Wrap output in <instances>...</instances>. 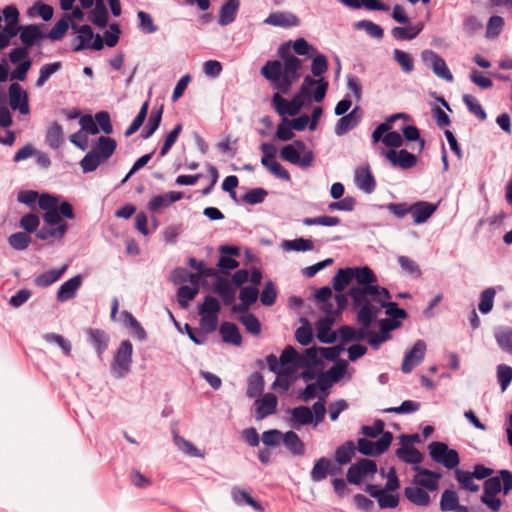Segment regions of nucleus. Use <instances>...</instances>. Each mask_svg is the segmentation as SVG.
Wrapping results in <instances>:
<instances>
[{
    "instance_id": "9",
    "label": "nucleus",
    "mask_w": 512,
    "mask_h": 512,
    "mask_svg": "<svg viewBox=\"0 0 512 512\" xmlns=\"http://www.w3.org/2000/svg\"><path fill=\"white\" fill-rule=\"evenodd\" d=\"M348 295L350 298H355L357 302L362 301L365 299V297H367L371 301L379 304L381 308H383V305L388 304L391 299L389 290L385 287L377 285V283H375L372 287H367L366 289L351 287L348 291Z\"/></svg>"
},
{
    "instance_id": "21",
    "label": "nucleus",
    "mask_w": 512,
    "mask_h": 512,
    "mask_svg": "<svg viewBox=\"0 0 512 512\" xmlns=\"http://www.w3.org/2000/svg\"><path fill=\"white\" fill-rule=\"evenodd\" d=\"M385 156L393 166L400 167L402 169H410L417 163V157L405 149H401L399 151L390 149L386 152Z\"/></svg>"
},
{
    "instance_id": "34",
    "label": "nucleus",
    "mask_w": 512,
    "mask_h": 512,
    "mask_svg": "<svg viewBox=\"0 0 512 512\" xmlns=\"http://www.w3.org/2000/svg\"><path fill=\"white\" fill-rule=\"evenodd\" d=\"M46 144L52 149H58L64 142V132L58 122H53L47 129L45 136Z\"/></svg>"
},
{
    "instance_id": "4",
    "label": "nucleus",
    "mask_w": 512,
    "mask_h": 512,
    "mask_svg": "<svg viewBox=\"0 0 512 512\" xmlns=\"http://www.w3.org/2000/svg\"><path fill=\"white\" fill-rule=\"evenodd\" d=\"M280 158L291 164L307 168L310 167L314 161V153L306 149L304 141L297 139L281 148Z\"/></svg>"
},
{
    "instance_id": "49",
    "label": "nucleus",
    "mask_w": 512,
    "mask_h": 512,
    "mask_svg": "<svg viewBox=\"0 0 512 512\" xmlns=\"http://www.w3.org/2000/svg\"><path fill=\"white\" fill-rule=\"evenodd\" d=\"M62 68V62L56 61L52 63H46L43 66H41L39 70V76L38 79L35 82V86L37 88H41L44 86V84L49 80V78L58 72Z\"/></svg>"
},
{
    "instance_id": "28",
    "label": "nucleus",
    "mask_w": 512,
    "mask_h": 512,
    "mask_svg": "<svg viewBox=\"0 0 512 512\" xmlns=\"http://www.w3.org/2000/svg\"><path fill=\"white\" fill-rule=\"evenodd\" d=\"M351 269L352 274L355 275L353 280H355L358 284V286H355L356 288L366 289L367 287H372L375 283H377V277L370 267H351Z\"/></svg>"
},
{
    "instance_id": "22",
    "label": "nucleus",
    "mask_w": 512,
    "mask_h": 512,
    "mask_svg": "<svg viewBox=\"0 0 512 512\" xmlns=\"http://www.w3.org/2000/svg\"><path fill=\"white\" fill-rule=\"evenodd\" d=\"M334 322L335 320L333 317L326 316L316 323V337L319 342L324 344H332L337 341V331L332 330Z\"/></svg>"
},
{
    "instance_id": "56",
    "label": "nucleus",
    "mask_w": 512,
    "mask_h": 512,
    "mask_svg": "<svg viewBox=\"0 0 512 512\" xmlns=\"http://www.w3.org/2000/svg\"><path fill=\"white\" fill-rule=\"evenodd\" d=\"M28 15L33 17L35 14L39 15L43 21H49L53 17V7L43 3L42 1H36L32 7L28 9Z\"/></svg>"
},
{
    "instance_id": "51",
    "label": "nucleus",
    "mask_w": 512,
    "mask_h": 512,
    "mask_svg": "<svg viewBox=\"0 0 512 512\" xmlns=\"http://www.w3.org/2000/svg\"><path fill=\"white\" fill-rule=\"evenodd\" d=\"M318 354V347L307 348L303 354H299L298 367L322 366L323 362L318 357Z\"/></svg>"
},
{
    "instance_id": "33",
    "label": "nucleus",
    "mask_w": 512,
    "mask_h": 512,
    "mask_svg": "<svg viewBox=\"0 0 512 512\" xmlns=\"http://www.w3.org/2000/svg\"><path fill=\"white\" fill-rule=\"evenodd\" d=\"M396 456L406 464L418 465L423 460L422 453L413 446H407L406 443L395 451Z\"/></svg>"
},
{
    "instance_id": "61",
    "label": "nucleus",
    "mask_w": 512,
    "mask_h": 512,
    "mask_svg": "<svg viewBox=\"0 0 512 512\" xmlns=\"http://www.w3.org/2000/svg\"><path fill=\"white\" fill-rule=\"evenodd\" d=\"M302 67V61L297 57L289 58L285 63H283V73L292 79V81H296L301 77L300 69Z\"/></svg>"
},
{
    "instance_id": "23",
    "label": "nucleus",
    "mask_w": 512,
    "mask_h": 512,
    "mask_svg": "<svg viewBox=\"0 0 512 512\" xmlns=\"http://www.w3.org/2000/svg\"><path fill=\"white\" fill-rule=\"evenodd\" d=\"M83 282V277L80 274L75 275L74 277L68 279L64 283L60 285L57 291V300L59 302H66L74 298L77 294V291L81 287Z\"/></svg>"
},
{
    "instance_id": "45",
    "label": "nucleus",
    "mask_w": 512,
    "mask_h": 512,
    "mask_svg": "<svg viewBox=\"0 0 512 512\" xmlns=\"http://www.w3.org/2000/svg\"><path fill=\"white\" fill-rule=\"evenodd\" d=\"M355 275L352 274L351 267L340 268L332 279V286L336 292H342Z\"/></svg>"
},
{
    "instance_id": "29",
    "label": "nucleus",
    "mask_w": 512,
    "mask_h": 512,
    "mask_svg": "<svg viewBox=\"0 0 512 512\" xmlns=\"http://www.w3.org/2000/svg\"><path fill=\"white\" fill-rule=\"evenodd\" d=\"M404 496L415 506L427 507L431 497L423 487L409 486L404 488Z\"/></svg>"
},
{
    "instance_id": "54",
    "label": "nucleus",
    "mask_w": 512,
    "mask_h": 512,
    "mask_svg": "<svg viewBox=\"0 0 512 512\" xmlns=\"http://www.w3.org/2000/svg\"><path fill=\"white\" fill-rule=\"evenodd\" d=\"M239 322L245 327L246 331L252 335L261 333V323L253 313H246L238 318Z\"/></svg>"
},
{
    "instance_id": "36",
    "label": "nucleus",
    "mask_w": 512,
    "mask_h": 512,
    "mask_svg": "<svg viewBox=\"0 0 512 512\" xmlns=\"http://www.w3.org/2000/svg\"><path fill=\"white\" fill-rule=\"evenodd\" d=\"M231 496L233 501L238 505H248L251 506L256 511L263 510V507L259 502H257L247 491L239 487L232 488Z\"/></svg>"
},
{
    "instance_id": "27",
    "label": "nucleus",
    "mask_w": 512,
    "mask_h": 512,
    "mask_svg": "<svg viewBox=\"0 0 512 512\" xmlns=\"http://www.w3.org/2000/svg\"><path fill=\"white\" fill-rule=\"evenodd\" d=\"M287 413L290 414L291 426L298 428L312 423V410L308 406L300 405L294 408H289Z\"/></svg>"
},
{
    "instance_id": "35",
    "label": "nucleus",
    "mask_w": 512,
    "mask_h": 512,
    "mask_svg": "<svg viewBox=\"0 0 512 512\" xmlns=\"http://www.w3.org/2000/svg\"><path fill=\"white\" fill-rule=\"evenodd\" d=\"M164 107L161 105L159 108H154L148 118V122L141 132L143 139L150 138L159 128L162 120Z\"/></svg>"
},
{
    "instance_id": "55",
    "label": "nucleus",
    "mask_w": 512,
    "mask_h": 512,
    "mask_svg": "<svg viewBox=\"0 0 512 512\" xmlns=\"http://www.w3.org/2000/svg\"><path fill=\"white\" fill-rule=\"evenodd\" d=\"M283 73L282 64L279 60H269L261 69V74L269 81L276 80Z\"/></svg>"
},
{
    "instance_id": "6",
    "label": "nucleus",
    "mask_w": 512,
    "mask_h": 512,
    "mask_svg": "<svg viewBox=\"0 0 512 512\" xmlns=\"http://www.w3.org/2000/svg\"><path fill=\"white\" fill-rule=\"evenodd\" d=\"M428 449L431 459L447 469H456L460 463V456L457 450L449 448L444 442H431Z\"/></svg>"
},
{
    "instance_id": "47",
    "label": "nucleus",
    "mask_w": 512,
    "mask_h": 512,
    "mask_svg": "<svg viewBox=\"0 0 512 512\" xmlns=\"http://www.w3.org/2000/svg\"><path fill=\"white\" fill-rule=\"evenodd\" d=\"M355 444L352 440L346 441L335 450V460L340 465L348 464L355 454Z\"/></svg>"
},
{
    "instance_id": "64",
    "label": "nucleus",
    "mask_w": 512,
    "mask_h": 512,
    "mask_svg": "<svg viewBox=\"0 0 512 512\" xmlns=\"http://www.w3.org/2000/svg\"><path fill=\"white\" fill-rule=\"evenodd\" d=\"M496 375L501 391L504 392L512 382V367L506 364H499Z\"/></svg>"
},
{
    "instance_id": "41",
    "label": "nucleus",
    "mask_w": 512,
    "mask_h": 512,
    "mask_svg": "<svg viewBox=\"0 0 512 512\" xmlns=\"http://www.w3.org/2000/svg\"><path fill=\"white\" fill-rule=\"evenodd\" d=\"M67 268L68 266L65 264L59 269H50L45 271L35 278L34 283L38 287H48L56 282L67 270Z\"/></svg>"
},
{
    "instance_id": "3",
    "label": "nucleus",
    "mask_w": 512,
    "mask_h": 512,
    "mask_svg": "<svg viewBox=\"0 0 512 512\" xmlns=\"http://www.w3.org/2000/svg\"><path fill=\"white\" fill-rule=\"evenodd\" d=\"M249 281V271L246 269L237 270L229 280L226 277H217L213 284V292L217 294L224 306L232 305L236 300L237 288Z\"/></svg>"
},
{
    "instance_id": "10",
    "label": "nucleus",
    "mask_w": 512,
    "mask_h": 512,
    "mask_svg": "<svg viewBox=\"0 0 512 512\" xmlns=\"http://www.w3.org/2000/svg\"><path fill=\"white\" fill-rule=\"evenodd\" d=\"M354 310L357 311V322L364 328L369 329L371 325L377 321L380 308L373 305L371 300L365 297L364 300L357 302L355 298H351Z\"/></svg>"
},
{
    "instance_id": "37",
    "label": "nucleus",
    "mask_w": 512,
    "mask_h": 512,
    "mask_svg": "<svg viewBox=\"0 0 512 512\" xmlns=\"http://www.w3.org/2000/svg\"><path fill=\"white\" fill-rule=\"evenodd\" d=\"M494 338L499 348L512 355V328L505 326L499 327L494 331Z\"/></svg>"
},
{
    "instance_id": "59",
    "label": "nucleus",
    "mask_w": 512,
    "mask_h": 512,
    "mask_svg": "<svg viewBox=\"0 0 512 512\" xmlns=\"http://www.w3.org/2000/svg\"><path fill=\"white\" fill-rule=\"evenodd\" d=\"M198 293V288L196 286H188L182 285L177 290V301L180 307L187 308L188 304L191 300L195 298Z\"/></svg>"
},
{
    "instance_id": "58",
    "label": "nucleus",
    "mask_w": 512,
    "mask_h": 512,
    "mask_svg": "<svg viewBox=\"0 0 512 512\" xmlns=\"http://www.w3.org/2000/svg\"><path fill=\"white\" fill-rule=\"evenodd\" d=\"M31 241L32 239L30 235L25 232H16L8 237V243L10 247L16 251L25 250Z\"/></svg>"
},
{
    "instance_id": "1",
    "label": "nucleus",
    "mask_w": 512,
    "mask_h": 512,
    "mask_svg": "<svg viewBox=\"0 0 512 512\" xmlns=\"http://www.w3.org/2000/svg\"><path fill=\"white\" fill-rule=\"evenodd\" d=\"M328 86L329 84L325 78L316 80L312 76L306 75L300 90L288 101V116L295 117L302 109L304 100L322 102L326 96Z\"/></svg>"
},
{
    "instance_id": "52",
    "label": "nucleus",
    "mask_w": 512,
    "mask_h": 512,
    "mask_svg": "<svg viewBox=\"0 0 512 512\" xmlns=\"http://www.w3.org/2000/svg\"><path fill=\"white\" fill-rule=\"evenodd\" d=\"M221 311V304L219 300L212 295H206L203 303L198 305L199 315H219Z\"/></svg>"
},
{
    "instance_id": "17",
    "label": "nucleus",
    "mask_w": 512,
    "mask_h": 512,
    "mask_svg": "<svg viewBox=\"0 0 512 512\" xmlns=\"http://www.w3.org/2000/svg\"><path fill=\"white\" fill-rule=\"evenodd\" d=\"M22 47L29 48L40 45L47 38L46 33L41 30V26L37 24L23 25L19 35Z\"/></svg>"
},
{
    "instance_id": "13",
    "label": "nucleus",
    "mask_w": 512,
    "mask_h": 512,
    "mask_svg": "<svg viewBox=\"0 0 512 512\" xmlns=\"http://www.w3.org/2000/svg\"><path fill=\"white\" fill-rule=\"evenodd\" d=\"M364 491L377 500L380 509H394L399 505V495L383 490L378 484H366Z\"/></svg>"
},
{
    "instance_id": "18",
    "label": "nucleus",
    "mask_w": 512,
    "mask_h": 512,
    "mask_svg": "<svg viewBox=\"0 0 512 512\" xmlns=\"http://www.w3.org/2000/svg\"><path fill=\"white\" fill-rule=\"evenodd\" d=\"M414 470L420 476V478L416 477L414 479L416 485L431 492L438 490L439 480L442 478L441 473L420 466H415Z\"/></svg>"
},
{
    "instance_id": "43",
    "label": "nucleus",
    "mask_w": 512,
    "mask_h": 512,
    "mask_svg": "<svg viewBox=\"0 0 512 512\" xmlns=\"http://www.w3.org/2000/svg\"><path fill=\"white\" fill-rule=\"evenodd\" d=\"M331 460L327 457H321L315 461L310 472V478L313 482H321L327 478L330 473Z\"/></svg>"
},
{
    "instance_id": "57",
    "label": "nucleus",
    "mask_w": 512,
    "mask_h": 512,
    "mask_svg": "<svg viewBox=\"0 0 512 512\" xmlns=\"http://www.w3.org/2000/svg\"><path fill=\"white\" fill-rule=\"evenodd\" d=\"M462 100L469 112L475 115L479 120L484 121L487 119V113L474 96L470 94H464Z\"/></svg>"
},
{
    "instance_id": "24",
    "label": "nucleus",
    "mask_w": 512,
    "mask_h": 512,
    "mask_svg": "<svg viewBox=\"0 0 512 512\" xmlns=\"http://www.w3.org/2000/svg\"><path fill=\"white\" fill-rule=\"evenodd\" d=\"M259 405L256 408L255 418L262 420L277 411L278 399L273 393H266L263 397L257 401Z\"/></svg>"
},
{
    "instance_id": "30",
    "label": "nucleus",
    "mask_w": 512,
    "mask_h": 512,
    "mask_svg": "<svg viewBox=\"0 0 512 512\" xmlns=\"http://www.w3.org/2000/svg\"><path fill=\"white\" fill-rule=\"evenodd\" d=\"M240 7V0H227L219 10L218 23L220 26H227L233 23L237 17Z\"/></svg>"
},
{
    "instance_id": "16",
    "label": "nucleus",
    "mask_w": 512,
    "mask_h": 512,
    "mask_svg": "<svg viewBox=\"0 0 512 512\" xmlns=\"http://www.w3.org/2000/svg\"><path fill=\"white\" fill-rule=\"evenodd\" d=\"M426 343L423 340H417L413 347L405 354L401 370L403 373H410L419 365L425 356Z\"/></svg>"
},
{
    "instance_id": "11",
    "label": "nucleus",
    "mask_w": 512,
    "mask_h": 512,
    "mask_svg": "<svg viewBox=\"0 0 512 512\" xmlns=\"http://www.w3.org/2000/svg\"><path fill=\"white\" fill-rule=\"evenodd\" d=\"M376 472L377 464L374 460L360 458L348 468L346 478L350 484L359 485L365 477L372 476Z\"/></svg>"
},
{
    "instance_id": "20",
    "label": "nucleus",
    "mask_w": 512,
    "mask_h": 512,
    "mask_svg": "<svg viewBox=\"0 0 512 512\" xmlns=\"http://www.w3.org/2000/svg\"><path fill=\"white\" fill-rule=\"evenodd\" d=\"M438 208V203H431L427 201H417L411 204V216L413 223L416 225L423 224L435 213Z\"/></svg>"
},
{
    "instance_id": "15",
    "label": "nucleus",
    "mask_w": 512,
    "mask_h": 512,
    "mask_svg": "<svg viewBox=\"0 0 512 512\" xmlns=\"http://www.w3.org/2000/svg\"><path fill=\"white\" fill-rule=\"evenodd\" d=\"M364 112L360 106H355L348 114L342 115L336 122L334 132L337 136H343L356 128L363 118Z\"/></svg>"
},
{
    "instance_id": "2",
    "label": "nucleus",
    "mask_w": 512,
    "mask_h": 512,
    "mask_svg": "<svg viewBox=\"0 0 512 512\" xmlns=\"http://www.w3.org/2000/svg\"><path fill=\"white\" fill-rule=\"evenodd\" d=\"M501 491L505 496L512 491V472L510 470L501 469L497 476L485 480L480 500L492 512H498L502 501L497 495Z\"/></svg>"
},
{
    "instance_id": "38",
    "label": "nucleus",
    "mask_w": 512,
    "mask_h": 512,
    "mask_svg": "<svg viewBox=\"0 0 512 512\" xmlns=\"http://www.w3.org/2000/svg\"><path fill=\"white\" fill-rule=\"evenodd\" d=\"M283 443L293 455L303 456L305 454V445L296 432L284 433Z\"/></svg>"
},
{
    "instance_id": "5",
    "label": "nucleus",
    "mask_w": 512,
    "mask_h": 512,
    "mask_svg": "<svg viewBox=\"0 0 512 512\" xmlns=\"http://www.w3.org/2000/svg\"><path fill=\"white\" fill-rule=\"evenodd\" d=\"M133 345L129 340H123L111 363V373L115 378H124L131 370Z\"/></svg>"
},
{
    "instance_id": "14",
    "label": "nucleus",
    "mask_w": 512,
    "mask_h": 512,
    "mask_svg": "<svg viewBox=\"0 0 512 512\" xmlns=\"http://www.w3.org/2000/svg\"><path fill=\"white\" fill-rule=\"evenodd\" d=\"M9 104L12 110L19 111L22 115L30 113L29 96L17 82L11 83L8 88Z\"/></svg>"
},
{
    "instance_id": "46",
    "label": "nucleus",
    "mask_w": 512,
    "mask_h": 512,
    "mask_svg": "<svg viewBox=\"0 0 512 512\" xmlns=\"http://www.w3.org/2000/svg\"><path fill=\"white\" fill-rule=\"evenodd\" d=\"M71 17L69 14H64L54 26L51 28L47 35L51 41H57L64 37L70 27Z\"/></svg>"
},
{
    "instance_id": "32",
    "label": "nucleus",
    "mask_w": 512,
    "mask_h": 512,
    "mask_svg": "<svg viewBox=\"0 0 512 512\" xmlns=\"http://www.w3.org/2000/svg\"><path fill=\"white\" fill-rule=\"evenodd\" d=\"M365 330L360 326L359 329H356L350 325H342L338 330V339L342 344H347L353 341H362L365 339Z\"/></svg>"
},
{
    "instance_id": "39",
    "label": "nucleus",
    "mask_w": 512,
    "mask_h": 512,
    "mask_svg": "<svg viewBox=\"0 0 512 512\" xmlns=\"http://www.w3.org/2000/svg\"><path fill=\"white\" fill-rule=\"evenodd\" d=\"M123 322L126 327L131 329L132 334L140 341L147 339V333L142 327L140 322L133 316V314L127 310H123L121 313Z\"/></svg>"
},
{
    "instance_id": "62",
    "label": "nucleus",
    "mask_w": 512,
    "mask_h": 512,
    "mask_svg": "<svg viewBox=\"0 0 512 512\" xmlns=\"http://www.w3.org/2000/svg\"><path fill=\"white\" fill-rule=\"evenodd\" d=\"M505 25L504 19L501 16L493 15L489 18L486 26V38H497Z\"/></svg>"
},
{
    "instance_id": "42",
    "label": "nucleus",
    "mask_w": 512,
    "mask_h": 512,
    "mask_svg": "<svg viewBox=\"0 0 512 512\" xmlns=\"http://www.w3.org/2000/svg\"><path fill=\"white\" fill-rule=\"evenodd\" d=\"M264 385V378L260 372H253L252 374H250L247 380V397H259L264 391Z\"/></svg>"
},
{
    "instance_id": "12",
    "label": "nucleus",
    "mask_w": 512,
    "mask_h": 512,
    "mask_svg": "<svg viewBox=\"0 0 512 512\" xmlns=\"http://www.w3.org/2000/svg\"><path fill=\"white\" fill-rule=\"evenodd\" d=\"M421 58L425 65L430 66L434 74L439 78H442L447 82H452L454 80L453 74L448 68L445 60L435 51L429 49L423 50Z\"/></svg>"
},
{
    "instance_id": "25",
    "label": "nucleus",
    "mask_w": 512,
    "mask_h": 512,
    "mask_svg": "<svg viewBox=\"0 0 512 512\" xmlns=\"http://www.w3.org/2000/svg\"><path fill=\"white\" fill-rule=\"evenodd\" d=\"M264 23L276 27L290 28L298 26L300 20L290 12H273L264 20Z\"/></svg>"
},
{
    "instance_id": "48",
    "label": "nucleus",
    "mask_w": 512,
    "mask_h": 512,
    "mask_svg": "<svg viewBox=\"0 0 512 512\" xmlns=\"http://www.w3.org/2000/svg\"><path fill=\"white\" fill-rule=\"evenodd\" d=\"M117 147L116 141L108 136H100L98 138V145L93 150H96L100 154L102 160L109 159Z\"/></svg>"
},
{
    "instance_id": "40",
    "label": "nucleus",
    "mask_w": 512,
    "mask_h": 512,
    "mask_svg": "<svg viewBox=\"0 0 512 512\" xmlns=\"http://www.w3.org/2000/svg\"><path fill=\"white\" fill-rule=\"evenodd\" d=\"M89 19L94 25L100 28L107 26L109 16L103 0H95V7L90 12Z\"/></svg>"
},
{
    "instance_id": "26",
    "label": "nucleus",
    "mask_w": 512,
    "mask_h": 512,
    "mask_svg": "<svg viewBox=\"0 0 512 512\" xmlns=\"http://www.w3.org/2000/svg\"><path fill=\"white\" fill-rule=\"evenodd\" d=\"M88 342L94 347L100 359L108 348L109 337L107 333L101 329L89 328L86 331Z\"/></svg>"
},
{
    "instance_id": "19",
    "label": "nucleus",
    "mask_w": 512,
    "mask_h": 512,
    "mask_svg": "<svg viewBox=\"0 0 512 512\" xmlns=\"http://www.w3.org/2000/svg\"><path fill=\"white\" fill-rule=\"evenodd\" d=\"M354 182L358 189L371 194L376 189V180L368 163L355 169Z\"/></svg>"
},
{
    "instance_id": "53",
    "label": "nucleus",
    "mask_w": 512,
    "mask_h": 512,
    "mask_svg": "<svg viewBox=\"0 0 512 512\" xmlns=\"http://www.w3.org/2000/svg\"><path fill=\"white\" fill-rule=\"evenodd\" d=\"M460 505L459 497L454 490L446 489L442 492L440 499V510L443 512H450L457 509Z\"/></svg>"
},
{
    "instance_id": "31",
    "label": "nucleus",
    "mask_w": 512,
    "mask_h": 512,
    "mask_svg": "<svg viewBox=\"0 0 512 512\" xmlns=\"http://www.w3.org/2000/svg\"><path fill=\"white\" fill-rule=\"evenodd\" d=\"M219 332L222 340L225 343L240 346L243 342L242 335L238 326L235 323L224 321L219 327Z\"/></svg>"
},
{
    "instance_id": "7",
    "label": "nucleus",
    "mask_w": 512,
    "mask_h": 512,
    "mask_svg": "<svg viewBox=\"0 0 512 512\" xmlns=\"http://www.w3.org/2000/svg\"><path fill=\"white\" fill-rule=\"evenodd\" d=\"M392 441V432H384L375 442L366 437L359 438L355 447L364 456H380L389 449Z\"/></svg>"
},
{
    "instance_id": "8",
    "label": "nucleus",
    "mask_w": 512,
    "mask_h": 512,
    "mask_svg": "<svg viewBox=\"0 0 512 512\" xmlns=\"http://www.w3.org/2000/svg\"><path fill=\"white\" fill-rule=\"evenodd\" d=\"M104 48V41L100 34H94L90 25H81L80 34L73 40L72 51L80 52L86 49L100 51Z\"/></svg>"
},
{
    "instance_id": "50",
    "label": "nucleus",
    "mask_w": 512,
    "mask_h": 512,
    "mask_svg": "<svg viewBox=\"0 0 512 512\" xmlns=\"http://www.w3.org/2000/svg\"><path fill=\"white\" fill-rule=\"evenodd\" d=\"M423 29V24L408 27H394L391 31L396 40H412L416 38Z\"/></svg>"
},
{
    "instance_id": "44",
    "label": "nucleus",
    "mask_w": 512,
    "mask_h": 512,
    "mask_svg": "<svg viewBox=\"0 0 512 512\" xmlns=\"http://www.w3.org/2000/svg\"><path fill=\"white\" fill-rule=\"evenodd\" d=\"M281 246L285 251L295 252L311 251L314 248L313 241L311 239H306L303 237H299L293 240H284Z\"/></svg>"
},
{
    "instance_id": "60",
    "label": "nucleus",
    "mask_w": 512,
    "mask_h": 512,
    "mask_svg": "<svg viewBox=\"0 0 512 512\" xmlns=\"http://www.w3.org/2000/svg\"><path fill=\"white\" fill-rule=\"evenodd\" d=\"M312 58L311 73L314 77L323 78L322 75L328 70V60L323 53L316 52Z\"/></svg>"
},
{
    "instance_id": "63",
    "label": "nucleus",
    "mask_w": 512,
    "mask_h": 512,
    "mask_svg": "<svg viewBox=\"0 0 512 512\" xmlns=\"http://www.w3.org/2000/svg\"><path fill=\"white\" fill-rule=\"evenodd\" d=\"M102 159L96 150L89 151L80 161V166L84 173L95 171L100 165Z\"/></svg>"
}]
</instances>
